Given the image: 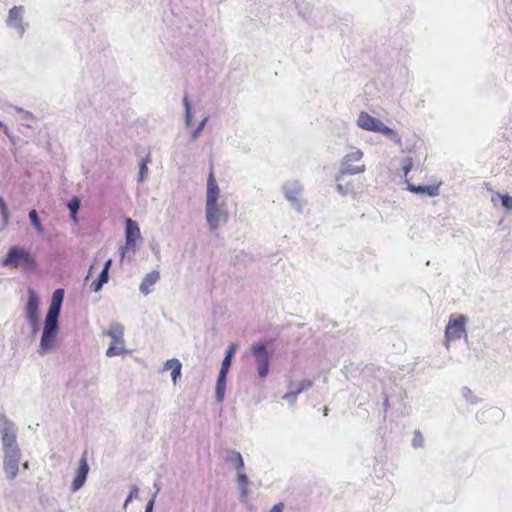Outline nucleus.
<instances>
[{
  "label": "nucleus",
  "mask_w": 512,
  "mask_h": 512,
  "mask_svg": "<svg viewBox=\"0 0 512 512\" xmlns=\"http://www.w3.org/2000/svg\"><path fill=\"white\" fill-rule=\"evenodd\" d=\"M0 435L3 450V471L6 478L11 481L18 475L22 453L16 439V424L8 419L4 413L0 414Z\"/></svg>",
  "instance_id": "f257e3e1"
},
{
  "label": "nucleus",
  "mask_w": 512,
  "mask_h": 512,
  "mask_svg": "<svg viewBox=\"0 0 512 512\" xmlns=\"http://www.w3.org/2000/svg\"><path fill=\"white\" fill-rule=\"evenodd\" d=\"M64 289H56L51 298V302L44 319V325L38 353L42 356L52 351L56 346L57 337L59 334V316L64 300Z\"/></svg>",
  "instance_id": "f03ea898"
},
{
  "label": "nucleus",
  "mask_w": 512,
  "mask_h": 512,
  "mask_svg": "<svg viewBox=\"0 0 512 512\" xmlns=\"http://www.w3.org/2000/svg\"><path fill=\"white\" fill-rule=\"evenodd\" d=\"M356 125L363 130L380 133L395 144H401L402 142V137L395 130L365 111L358 114Z\"/></svg>",
  "instance_id": "7ed1b4c3"
},
{
  "label": "nucleus",
  "mask_w": 512,
  "mask_h": 512,
  "mask_svg": "<svg viewBox=\"0 0 512 512\" xmlns=\"http://www.w3.org/2000/svg\"><path fill=\"white\" fill-rule=\"evenodd\" d=\"M468 317L464 314H451L445 328L444 345L447 349L450 343L465 337L467 339L466 325Z\"/></svg>",
  "instance_id": "20e7f679"
},
{
  "label": "nucleus",
  "mask_w": 512,
  "mask_h": 512,
  "mask_svg": "<svg viewBox=\"0 0 512 512\" xmlns=\"http://www.w3.org/2000/svg\"><path fill=\"white\" fill-rule=\"evenodd\" d=\"M2 265L9 268L22 266L24 269H31L35 266V260L25 248L12 246L3 258Z\"/></svg>",
  "instance_id": "39448f33"
},
{
  "label": "nucleus",
  "mask_w": 512,
  "mask_h": 512,
  "mask_svg": "<svg viewBox=\"0 0 512 512\" xmlns=\"http://www.w3.org/2000/svg\"><path fill=\"white\" fill-rule=\"evenodd\" d=\"M250 350L258 376L261 379L266 378L271 363V354L268 352L266 345L263 342H257L251 346Z\"/></svg>",
  "instance_id": "423d86ee"
},
{
  "label": "nucleus",
  "mask_w": 512,
  "mask_h": 512,
  "mask_svg": "<svg viewBox=\"0 0 512 512\" xmlns=\"http://www.w3.org/2000/svg\"><path fill=\"white\" fill-rule=\"evenodd\" d=\"M205 218L209 229L211 231L217 230L221 225L227 223L229 219L226 204L222 202L205 205Z\"/></svg>",
  "instance_id": "0eeeda50"
},
{
  "label": "nucleus",
  "mask_w": 512,
  "mask_h": 512,
  "mask_svg": "<svg viewBox=\"0 0 512 512\" xmlns=\"http://www.w3.org/2000/svg\"><path fill=\"white\" fill-rule=\"evenodd\" d=\"M363 158V152L356 149L344 156L341 162L340 172L342 175H355L365 172L366 167L364 164L354 165V163L361 162Z\"/></svg>",
  "instance_id": "6e6552de"
},
{
  "label": "nucleus",
  "mask_w": 512,
  "mask_h": 512,
  "mask_svg": "<svg viewBox=\"0 0 512 512\" xmlns=\"http://www.w3.org/2000/svg\"><path fill=\"white\" fill-rule=\"evenodd\" d=\"M302 190L303 186L297 180L287 181L283 185V193L285 198L290 203L291 207L298 213H302L303 211V203L300 199Z\"/></svg>",
  "instance_id": "1a4fd4ad"
},
{
  "label": "nucleus",
  "mask_w": 512,
  "mask_h": 512,
  "mask_svg": "<svg viewBox=\"0 0 512 512\" xmlns=\"http://www.w3.org/2000/svg\"><path fill=\"white\" fill-rule=\"evenodd\" d=\"M141 239L139 225L131 218L125 220V246L121 248V257L125 256L127 250L135 251L136 242Z\"/></svg>",
  "instance_id": "9d476101"
},
{
  "label": "nucleus",
  "mask_w": 512,
  "mask_h": 512,
  "mask_svg": "<svg viewBox=\"0 0 512 512\" xmlns=\"http://www.w3.org/2000/svg\"><path fill=\"white\" fill-rule=\"evenodd\" d=\"M26 9L24 6H14L8 11L6 24L8 27L14 29L19 36H23L28 24L24 22V15Z\"/></svg>",
  "instance_id": "9b49d317"
},
{
  "label": "nucleus",
  "mask_w": 512,
  "mask_h": 512,
  "mask_svg": "<svg viewBox=\"0 0 512 512\" xmlns=\"http://www.w3.org/2000/svg\"><path fill=\"white\" fill-rule=\"evenodd\" d=\"M40 300L34 289L29 288L27 291V301L24 306V316L26 321L40 319L39 313Z\"/></svg>",
  "instance_id": "f8f14e48"
},
{
  "label": "nucleus",
  "mask_w": 512,
  "mask_h": 512,
  "mask_svg": "<svg viewBox=\"0 0 512 512\" xmlns=\"http://www.w3.org/2000/svg\"><path fill=\"white\" fill-rule=\"evenodd\" d=\"M88 473H89V465L87 462V456H86V452H85L80 458L79 467L76 471V474L74 476V479H73L71 487H70L71 492L75 493L84 486V484L87 480Z\"/></svg>",
  "instance_id": "ddd939ff"
},
{
  "label": "nucleus",
  "mask_w": 512,
  "mask_h": 512,
  "mask_svg": "<svg viewBox=\"0 0 512 512\" xmlns=\"http://www.w3.org/2000/svg\"><path fill=\"white\" fill-rule=\"evenodd\" d=\"M219 198H220V188L217 184L214 173L211 171L207 178L205 205L219 203Z\"/></svg>",
  "instance_id": "4468645a"
},
{
  "label": "nucleus",
  "mask_w": 512,
  "mask_h": 512,
  "mask_svg": "<svg viewBox=\"0 0 512 512\" xmlns=\"http://www.w3.org/2000/svg\"><path fill=\"white\" fill-rule=\"evenodd\" d=\"M159 279H160L159 271L153 270V271L147 273L144 276V278L139 286L140 292L144 295L150 294L152 291V287L158 282Z\"/></svg>",
  "instance_id": "2eb2a0df"
},
{
  "label": "nucleus",
  "mask_w": 512,
  "mask_h": 512,
  "mask_svg": "<svg viewBox=\"0 0 512 512\" xmlns=\"http://www.w3.org/2000/svg\"><path fill=\"white\" fill-rule=\"evenodd\" d=\"M407 189L416 194H422L429 197L439 195L440 185H415L408 183Z\"/></svg>",
  "instance_id": "dca6fc26"
},
{
  "label": "nucleus",
  "mask_w": 512,
  "mask_h": 512,
  "mask_svg": "<svg viewBox=\"0 0 512 512\" xmlns=\"http://www.w3.org/2000/svg\"><path fill=\"white\" fill-rule=\"evenodd\" d=\"M227 373L228 371L220 369L218 374L215 391L216 399L218 402H222L224 399Z\"/></svg>",
  "instance_id": "f3484780"
},
{
  "label": "nucleus",
  "mask_w": 512,
  "mask_h": 512,
  "mask_svg": "<svg viewBox=\"0 0 512 512\" xmlns=\"http://www.w3.org/2000/svg\"><path fill=\"white\" fill-rule=\"evenodd\" d=\"M104 334L109 336L112 342L119 343L124 341V327L119 323L112 324Z\"/></svg>",
  "instance_id": "a211bd4d"
},
{
  "label": "nucleus",
  "mask_w": 512,
  "mask_h": 512,
  "mask_svg": "<svg viewBox=\"0 0 512 512\" xmlns=\"http://www.w3.org/2000/svg\"><path fill=\"white\" fill-rule=\"evenodd\" d=\"M225 460L233 465L236 471L244 470V460L240 452L236 450H227Z\"/></svg>",
  "instance_id": "6ab92c4d"
},
{
  "label": "nucleus",
  "mask_w": 512,
  "mask_h": 512,
  "mask_svg": "<svg viewBox=\"0 0 512 512\" xmlns=\"http://www.w3.org/2000/svg\"><path fill=\"white\" fill-rule=\"evenodd\" d=\"M344 176L341 172L336 176V189L339 194L342 196H346L348 194L353 193V185L351 182H344Z\"/></svg>",
  "instance_id": "aec40b11"
},
{
  "label": "nucleus",
  "mask_w": 512,
  "mask_h": 512,
  "mask_svg": "<svg viewBox=\"0 0 512 512\" xmlns=\"http://www.w3.org/2000/svg\"><path fill=\"white\" fill-rule=\"evenodd\" d=\"M151 163V154L148 153L145 157H143L139 163V173H138V182L142 183L148 177L149 170L148 164Z\"/></svg>",
  "instance_id": "412c9836"
},
{
  "label": "nucleus",
  "mask_w": 512,
  "mask_h": 512,
  "mask_svg": "<svg viewBox=\"0 0 512 512\" xmlns=\"http://www.w3.org/2000/svg\"><path fill=\"white\" fill-rule=\"evenodd\" d=\"M237 482L240 486V495L245 498L248 494V476L244 473V470H237Z\"/></svg>",
  "instance_id": "4be33fe9"
},
{
  "label": "nucleus",
  "mask_w": 512,
  "mask_h": 512,
  "mask_svg": "<svg viewBox=\"0 0 512 512\" xmlns=\"http://www.w3.org/2000/svg\"><path fill=\"white\" fill-rule=\"evenodd\" d=\"M125 352H127V350L125 349V342H119V343L111 342L110 346L106 350V356L114 357V356L121 355Z\"/></svg>",
  "instance_id": "5701e85b"
},
{
  "label": "nucleus",
  "mask_w": 512,
  "mask_h": 512,
  "mask_svg": "<svg viewBox=\"0 0 512 512\" xmlns=\"http://www.w3.org/2000/svg\"><path fill=\"white\" fill-rule=\"evenodd\" d=\"M236 348H237V345L235 343H232L228 347V349L226 350V353H225V356H224V359L222 361L220 369H224L226 371H229V368L231 366V361H232V358H233V356L235 354Z\"/></svg>",
  "instance_id": "b1692460"
},
{
  "label": "nucleus",
  "mask_w": 512,
  "mask_h": 512,
  "mask_svg": "<svg viewBox=\"0 0 512 512\" xmlns=\"http://www.w3.org/2000/svg\"><path fill=\"white\" fill-rule=\"evenodd\" d=\"M109 280V274L107 273L106 270H102L98 276V278L92 282L91 284V289L94 291V292H99L103 285L106 284Z\"/></svg>",
  "instance_id": "393cba45"
},
{
  "label": "nucleus",
  "mask_w": 512,
  "mask_h": 512,
  "mask_svg": "<svg viewBox=\"0 0 512 512\" xmlns=\"http://www.w3.org/2000/svg\"><path fill=\"white\" fill-rule=\"evenodd\" d=\"M183 106L185 109L184 122L187 127L192 126V106L187 95L183 97Z\"/></svg>",
  "instance_id": "a878e982"
},
{
  "label": "nucleus",
  "mask_w": 512,
  "mask_h": 512,
  "mask_svg": "<svg viewBox=\"0 0 512 512\" xmlns=\"http://www.w3.org/2000/svg\"><path fill=\"white\" fill-rule=\"evenodd\" d=\"M294 383H295V386L293 387V392L297 396L312 387V381L309 379H303L299 382H294Z\"/></svg>",
  "instance_id": "bb28decb"
},
{
  "label": "nucleus",
  "mask_w": 512,
  "mask_h": 512,
  "mask_svg": "<svg viewBox=\"0 0 512 512\" xmlns=\"http://www.w3.org/2000/svg\"><path fill=\"white\" fill-rule=\"evenodd\" d=\"M295 386V383L293 381H290L288 384L289 392L285 393L282 396V399L286 401L290 406H294L297 401V395L293 392V387Z\"/></svg>",
  "instance_id": "cd10ccee"
},
{
  "label": "nucleus",
  "mask_w": 512,
  "mask_h": 512,
  "mask_svg": "<svg viewBox=\"0 0 512 512\" xmlns=\"http://www.w3.org/2000/svg\"><path fill=\"white\" fill-rule=\"evenodd\" d=\"M68 209L70 211V215H71V218L73 221H77V212L80 208V200L78 197H73L69 202H68Z\"/></svg>",
  "instance_id": "c85d7f7f"
},
{
  "label": "nucleus",
  "mask_w": 512,
  "mask_h": 512,
  "mask_svg": "<svg viewBox=\"0 0 512 512\" xmlns=\"http://www.w3.org/2000/svg\"><path fill=\"white\" fill-rule=\"evenodd\" d=\"M460 393H461V396L469 404H476L479 401V399L474 395V393L468 387H462Z\"/></svg>",
  "instance_id": "c756f323"
},
{
  "label": "nucleus",
  "mask_w": 512,
  "mask_h": 512,
  "mask_svg": "<svg viewBox=\"0 0 512 512\" xmlns=\"http://www.w3.org/2000/svg\"><path fill=\"white\" fill-rule=\"evenodd\" d=\"M424 437L422 433L419 430H415L413 433V438L411 441V445L415 449L423 448L424 447Z\"/></svg>",
  "instance_id": "7c9ffc66"
},
{
  "label": "nucleus",
  "mask_w": 512,
  "mask_h": 512,
  "mask_svg": "<svg viewBox=\"0 0 512 512\" xmlns=\"http://www.w3.org/2000/svg\"><path fill=\"white\" fill-rule=\"evenodd\" d=\"M29 219H30L32 225L34 226V228L38 231V233H42L43 227L38 218V214H37L36 210H31L29 212Z\"/></svg>",
  "instance_id": "2f4dec72"
},
{
  "label": "nucleus",
  "mask_w": 512,
  "mask_h": 512,
  "mask_svg": "<svg viewBox=\"0 0 512 512\" xmlns=\"http://www.w3.org/2000/svg\"><path fill=\"white\" fill-rule=\"evenodd\" d=\"M208 119H209V117L207 115L204 116L202 118V120L199 122V124L197 125V127L192 131L191 138L193 140H196L200 136L201 132L203 131L205 125L208 122Z\"/></svg>",
  "instance_id": "473e14b6"
},
{
  "label": "nucleus",
  "mask_w": 512,
  "mask_h": 512,
  "mask_svg": "<svg viewBox=\"0 0 512 512\" xmlns=\"http://www.w3.org/2000/svg\"><path fill=\"white\" fill-rule=\"evenodd\" d=\"M401 166H402V170H403V174L404 176H407L408 173L412 170L413 168V159L411 157H405L401 160Z\"/></svg>",
  "instance_id": "72a5a7b5"
},
{
  "label": "nucleus",
  "mask_w": 512,
  "mask_h": 512,
  "mask_svg": "<svg viewBox=\"0 0 512 512\" xmlns=\"http://www.w3.org/2000/svg\"><path fill=\"white\" fill-rule=\"evenodd\" d=\"M501 198L502 206L507 210H512V197L508 194L499 195Z\"/></svg>",
  "instance_id": "f704fd0d"
},
{
  "label": "nucleus",
  "mask_w": 512,
  "mask_h": 512,
  "mask_svg": "<svg viewBox=\"0 0 512 512\" xmlns=\"http://www.w3.org/2000/svg\"><path fill=\"white\" fill-rule=\"evenodd\" d=\"M0 211H1V215H2L4 223H7V221H8V208H7V205L5 203V200L1 196H0Z\"/></svg>",
  "instance_id": "c9c22d12"
},
{
  "label": "nucleus",
  "mask_w": 512,
  "mask_h": 512,
  "mask_svg": "<svg viewBox=\"0 0 512 512\" xmlns=\"http://www.w3.org/2000/svg\"><path fill=\"white\" fill-rule=\"evenodd\" d=\"M137 495H138V487L137 486H132L131 490H130V492H129V494H128L125 502H124V508H126L127 505L129 504V502H131L134 497H137Z\"/></svg>",
  "instance_id": "e433bc0d"
},
{
  "label": "nucleus",
  "mask_w": 512,
  "mask_h": 512,
  "mask_svg": "<svg viewBox=\"0 0 512 512\" xmlns=\"http://www.w3.org/2000/svg\"><path fill=\"white\" fill-rule=\"evenodd\" d=\"M28 324H29V326L31 328L32 336H36L37 333L40 330V319L39 320L28 321Z\"/></svg>",
  "instance_id": "4c0bfd02"
},
{
  "label": "nucleus",
  "mask_w": 512,
  "mask_h": 512,
  "mask_svg": "<svg viewBox=\"0 0 512 512\" xmlns=\"http://www.w3.org/2000/svg\"><path fill=\"white\" fill-rule=\"evenodd\" d=\"M181 368H182V364L181 362L178 363L174 369L171 371V378H172V381L174 383H176L177 379L180 377L181 375Z\"/></svg>",
  "instance_id": "58836bf2"
},
{
  "label": "nucleus",
  "mask_w": 512,
  "mask_h": 512,
  "mask_svg": "<svg viewBox=\"0 0 512 512\" xmlns=\"http://www.w3.org/2000/svg\"><path fill=\"white\" fill-rule=\"evenodd\" d=\"M180 363V361L177 358L168 359L164 363V369L168 370L171 369V371L174 369V367Z\"/></svg>",
  "instance_id": "ea45409f"
},
{
  "label": "nucleus",
  "mask_w": 512,
  "mask_h": 512,
  "mask_svg": "<svg viewBox=\"0 0 512 512\" xmlns=\"http://www.w3.org/2000/svg\"><path fill=\"white\" fill-rule=\"evenodd\" d=\"M283 509H284V503L278 502L269 510V512H283Z\"/></svg>",
  "instance_id": "a19ab883"
},
{
  "label": "nucleus",
  "mask_w": 512,
  "mask_h": 512,
  "mask_svg": "<svg viewBox=\"0 0 512 512\" xmlns=\"http://www.w3.org/2000/svg\"><path fill=\"white\" fill-rule=\"evenodd\" d=\"M154 498L149 500L145 507V512H153Z\"/></svg>",
  "instance_id": "79ce46f5"
},
{
  "label": "nucleus",
  "mask_w": 512,
  "mask_h": 512,
  "mask_svg": "<svg viewBox=\"0 0 512 512\" xmlns=\"http://www.w3.org/2000/svg\"><path fill=\"white\" fill-rule=\"evenodd\" d=\"M111 264H112V260H111V259H108V260L105 262V264H104V266H103V269H102V270H106V271H107V273L109 274V269H110V267H111Z\"/></svg>",
  "instance_id": "37998d69"
},
{
  "label": "nucleus",
  "mask_w": 512,
  "mask_h": 512,
  "mask_svg": "<svg viewBox=\"0 0 512 512\" xmlns=\"http://www.w3.org/2000/svg\"><path fill=\"white\" fill-rule=\"evenodd\" d=\"M0 129H3L5 133L7 131V127L2 121H0Z\"/></svg>",
  "instance_id": "c03bdc74"
},
{
  "label": "nucleus",
  "mask_w": 512,
  "mask_h": 512,
  "mask_svg": "<svg viewBox=\"0 0 512 512\" xmlns=\"http://www.w3.org/2000/svg\"><path fill=\"white\" fill-rule=\"evenodd\" d=\"M488 412H490V413H493V412L498 413L499 411L497 409H490Z\"/></svg>",
  "instance_id": "a18cd8bd"
},
{
  "label": "nucleus",
  "mask_w": 512,
  "mask_h": 512,
  "mask_svg": "<svg viewBox=\"0 0 512 512\" xmlns=\"http://www.w3.org/2000/svg\"><path fill=\"white\" fill-rule=\"evenodd\" d=\"M324 415H327V408L324 409Z\"/></svg>",
  "instance_id": "49530a36"
},
{
  "label": "nucleus",
  "mask_w": 512,
  "mask_h": 512,
  "mask_svg": "<svg viewBox=\"0 0 512 512\" xmlns=\"http://www.w3.org/2000/svg\"><path fill=\"white\" fill-rule=\"evenodd\" d=\"M55 512H64V510H62V509H58V510H57V511H55Z\"/></svg>",
  "instance_id": "de8ad7c7"
}]
</instances>
